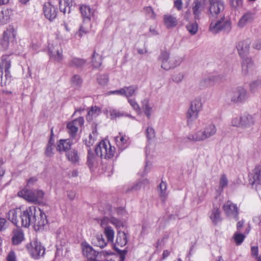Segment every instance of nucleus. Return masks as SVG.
<instances>
[{"label":"nucleus","instance_id":"obj_1","mask_svg":"<svg viewBox=\"0 0 261 261\" xmlns=\"http://www.w3.org/2000/svg\"><path fill=\"white\" fill-rule=\"evenodd\" d=\"M216 132V126L214 124L210 123L194 133L188 134L184 139L187 138L189 141L194 142L203 141L215 136Z\"/></svg>","mask_w":261,"mask_h":261},{"label":"nucleus","instance_id":"obj_2","mask_svg":"<svg viewBox=\"0 0 261 261\" xmlns=\"http://www.w3.org/2000/svg\"><path fill=\"white\" fill-rule=\"evenodd\" d=\"M11 59L10 55H3L0 62V85H9L12 80L10 68Z\"/></svg>","mask_w":261,"mask_h":261},{"label":"nucleus","instance_id":"obj_3","mask_svg":"<svg viewBox=\"0 0 261 261\" xmlns=\"http://www.w3.org/2000/svg\"><path fill=\"white\" fill-rule=\"evenodd\" d=\"M40 213V208L36 206H31L21 212L19 215L21 226L28 228L35 222V217Z\"/></svg>","mask_w":261,"mask_h":261},{"label":"nucleus","instance_id":"obj_4","mask_svg":"<svg viewBox=\"0 0 261 261\" xmlns=\"http://www.w3.org/2000/svg\"><path fill=\"white\" fill-rule=\"evenodd\" d=\"M81 14L83 20V23L80 29V35H83L88 32L91 28V19L94 16V10L91 9L89 6L83 5L80 8Z\"/></svg>","mask_w":261,"mask_h":261},{"label":"nucleus","instance_id":"obj_5","mask_svg":"<svg viewBox=\"0 0 261 261\" xmlns=\"http://www.w3.org/2000/svg\"><path fill=\"white\" fill-rule=\"evenodd\" d=\"M209 31L213 34H217L221 31L228 33L231 29V23L229 20H225V17H218L210 19Z\"/></svg>","mask_w":261,"mask_h":261},{"label":"nucleus","instance_id":"obj_6","mask_svg":"<svg viewBox=\"0 0 261 261\" xmlns=\"http://www.w3.org/2000/svg\"><path fill=\"white\" fill-rule=\"evenodd\" d=\"M208 17L210 19H216L218 17H225L224 13V2L221 0H209Z\"/></svg>","mask_w":261,"mask_h":261},{"label":"nucleus","instance_id":"obj_7","mask_svg":"<svg viewBox=\"0 0 261 261\" xmlns=\"http://www.w3.org/2000/svg\"><path fill=\"white\" fill-rule=\"evenodd\" d=\"M115 148L109 142L101 141L95 149L96 155L101 158L110 159L114 156Z\"/></svg>","mask_w":261,"mask_h":261},{"label":"nucleus","instance_id":"obj_8","mask_svg":"<svg viewBox=\"0 0 261 261\" xmlns=\"http://www.w3.org/2000/svg\"><path fill=\"white\" fill-rule=\"evenodd\" d=\"M231 102L241 104L244 103L249 98L247 90L243 86H238L232 89L230 93Z\"/></svg>","mask_w":261,"mask_h":261},{"label":"nucleus","instance_id":"obj_9","mask_svg":"<svg viewBox=\"0 0 261 261\" xmlns=\"http://www.w3.org/2000/svg\"><path fill=\"white\" fill-rule=\"evenodd\" d=\"M255 64L251 57L243 58L241 61V73L243 76H250L255 73Z\"/></svg>","mask_w":261,"mask_h":261},{"label":"nucleus","instance_id":"obj_10","mask_svg":"<svg viewBox=\"0 0 261 261\" xmlns=\"http://www.w3.org/2000/svg\"><path fill=\"white\" fill-rule=\"evenodd\" d=\"M16 32L14 29L11 26H9L4 31L3 38L0 39V49L5 50L8 49L9 43L14 40Z\"/></svg>","mask_w":261,"mask_h":261},{"label":"nucleus","instance_id":"obj_11","mask_svg":"<svg viewBox=\"0 0 261 261\" xmlns=\"http://www.w3.org/2000/svg\"><path fill=\"white\" fill-rule=\"evenodd\" d=\"M18 195L29 201L36 202L43 198L44 192L41 190H37L34 192L22 190L18 193Z\"/></svg>","mask_w":261,"mask_h":261},{"label":"nucleus","instance_id":"obj_12","mask_svg":"<svg viewBox=\"0 0 261 261\" xmlns=\"http://www.w3.org/2000/svg\"><path fill=\"white\" fill-rule=\"evenodd\" d=\"M251 43V40L250 38H246L237 43L236 48L239 56L242 59L249 57Z\"/></svg>","mask_w":261,"mask_h":261},{"label":"nucleus","instance_id":"obj_13","mask_svg":"<svg viewBox=\"0 0 261 261\" xmlns=\"http://www.w3.org/2000/svg\"><path fill=\"white\" fill-rule=\"evenodd\" d=\"M31 247L29 248V252L33 258L39 259L44 255L45 248L40 242L33 241L31 243Z\"/></svg>","mask_w":261,"mask_h":261},{"label":"nucleus","instance_id":"obj_14","mask_svg":"<svg viewBox=\"0 0 261 261\" xmlns=\"http://www.w3.org/2000/svg\"><path fill=\"white\" fill-rule=\"evenodd\" d=\"M255 18V11L248 10L242 15L238 22L237 25L240 28H243L246 25L252 23Z\"/></svg>","mask_w":261,"mask_h":261},{"label":"nucleus","instance_id":"obj_15","mask_svg":"<svg viewBox=\"0 0 261 261\" xmlns=\"http://www.w3.org/2000/svg\"><path fill=\"white\" fill-rule=\"evenodd\" d=\"M223 210L228 217H233L237 220L239 218V209L236 204L228 200L223 205Z\"/></svg>","mask_w":261,"mask_h":261},{"label":"nucleus","instance_id":"obj_16","mask_svg":"<svg viewBox=\"0 0 261 261\" xmlns=\"http://www.w3.org/2000/svg\"><path fill=\"white\" fill-rule=\"evenodd\" d=\"M81 246L84 255L86 256L90 261H95L98 252L86 242H82Z\"/></svg>","mask_w":261,"mask_h":261},{"label":"nucleus","instance_id":"obj_17","mask_svg":"<svg viewBox=\"0 0 261 261\" xmlns=\"http://www.w3.org/2000/svg\"><path fill=\"white\" fill-rule=\"evenodd\" d=\"M159 60L161 61V67L166 70L174 68L172 58L170 57V54L167 51L161 53Z\"/></svg>","mask_w":261,"mask_h":261},{"label":"nucleus","instance_id":"obj_18","mask_svg":"<svg viewBox=\"0 0 261 261\" xmlns=\"http://www.w3.org/2000/svg\"><path fill=\"white\" fill-rule=\"evenodd\" d=\"M57 8L50 2L45 3L43 5V13L45 17L50 21L54 20L57 15Z\"/></svg>","mask_w":261,"mask_h":261},{"label":"nucleus","instance_id":"obj_19","mask_svg":"<svg viewBox=\"0 0 261 261\" xmlns=\"http://www.w3.org/2000/svg\"><path fill=\"white\" fill-rule=\"evenodd\" d=\"M35 222H33L32 225L35 230H41L44 229V226L47 224L48 221L45 213L40 209V213L35 217Z\"/></svg>","mask_w":261,"mask_h":261},{"label":"nucleus","instance_id":"obj_20","mask_svg":"<svg viewBox=\"0 0 261 261\" xmlns=\"http://www.w3.org/2000/svg\"><path fill=\"white\" fill-rule=\"evenodd\" d=\"M84 120L82 117H80L73 121L69 122L67 125L68 133L72 137H74L78 130V126L84 124Z\"/></svg>","mask_w":261,"mask_h":261},{"label":"nucleus","instance_id":"obj_21","mask_svg":"<svg viewBox=\"0 0 261 261\" xmlns=\"http://www.w3.org/2000/svg\"><path fill=\"white\" fill-rule=\"evenodd\" d=\"M48 51L51 59L58 62H60L62 60L63 51L60 46L58 45L49 46Z\"/></svg>","mask_w":261,"mask_h":261},{"label":"nucleus","instance_id":"obj_22","mask_svg":"<svg viewBox=\"0 0 261 261\" xmlns=\"http://www.w3.org/2000/svg\"><path fill=\"white\" fill-rule=\"evenodd\" d=\"M250 177V181L252 185H261V165H258L253 170Z\"/></svg>","mask_w":261,"mask_h":261},{"label":"nucleus","instance_id":"obj_23","mask_svg":"<svg viewBox=\"0 0 261 261\" xmlns=\"http://www.w3.org/2000/svg\"><path fill=\"white\" fill-rule=\"evenodd\" d=\"M204 9V2L201 0H196L194 2L192 11L194 15L195 20L200 19V16Z\"/></svg>","mask_w":261,"mask_h":261},{"label":"nucleus","instance_id":"obj_24","mask_svg":"<svg viewBox=\"0 0 261 261\" xmlns=\"http://www.w3.org/2000/svg\"><path fill=\"white\" fill-rule=\"evenodd\" d=\"M76 4V0H64L63 2L59 1V8L60 11L65 14L66 12L69 13L72 6H75Z\"/></svg>","mask_w":261,"mask_h":261},{"label":"nucleus","instance_id":"obj_25","mask_svg":"<svg viewBox=\"0 0 261 261\" xmlns=\"http://www.w3.org/2000/svg\"><path fill=\"white\" fill-rule=\"evenodd\" d=\"M241 127L244 128L249 127L254 123V118L251 115L245 113L241 116Z\"/></svg>","mask_w":261,"mask_h":261},{"label":"nucleus","instance_id":"obj_26","mask_svg":"<svg viewBox=\"0 0 261 261\" xmlns=\"http://www.w3.org/2000/svg\"><path fill=\"white\" fill-rule=\"evenodd\" d=\"M164 24L167 29L175 27L178 24L176 17L171 14H165L163 17Z\"/></svg>","mask_w":261,"mask_h":261},{"label":"nucleus","instance_id":"obj_27","mask_svg":"<svg viewBox=\"0 0 261 261\" xmlns=\"http://www.w3.org/2000/svg\"><path fill=\"white\" fill-rule=\"evenodd\" d=\"M13 237L12 241L13 245L20 244L24 239V236L23 231L20 228H16L13 231Z\"/></svg>","mask_w":261,"mask_h":261},{"label":"nucleus","instance_id":"obj_28","mask_svg":"<svg viewBox=\"0 0 261 261\" xmlns=\"http://www.w3.org/2000/svg\"><path fill=\"white\" fill-rule=\"evenodd\" d=\"M12 10L4 8L0 11V25H4L9 22Z\"/></svg>","mask_w":261,"mask_h":261},{"label":"nucleus","instance_id":"obj_29","mask_svg":"<svg viewBox=\"0 0 261 261\" xmlns=\"http://www.w3.org/2000/svg\"><path fill=\"white\" fill-rule=\"evenodd\" d=\"M72 144V140L70 139H61L59 141L58 144L57 149L59 151H63L67 152V151L70 150L69 149H70Z\"/></svg>","mask_w":261,"mask_h":261},{"label":"nucleus","instance_id":"obj_30","mask_svg":"<svg viewBox=\"0 0 261 261\" xmlns=\"http://www.w3.org/2000/svg\"><path fill=\"white\" fill-rule=\"evenodd\" d=\"M106 211L109 215H117L118 216H121L124 215L125 213V211L123 207H113L110 204H108L106 206Z\"/></svg>","mask_w":261,"mask_h":261},{"label":"nucleus","instance_id":"obj_31","mask_svg":"<svg viewBox=\"0 0 261 261\" xmlns=\"http://www.w3.org/2000/svg\"><path fill=\"white\" fill-rule=\"evenodd\" d=\"M119 136H117L115 138L117 146L119 149L122 151L125 149L129 145L128 142V138L125 136H121L120 133Z\"/></svg>","mask_w":261,"mask_h":261},{"label":"nucleus","instance_id":"obj_32","mask_svg":"<svg viewBox=\"0 0 261 261\" xmlns=\"http://www.w3.org/2000/svg\"><path fill=\"white\" fill-rule=\"evenodd\" d=\"M87 165L90 170H93L97 165L96 156L93 151L90 149L88 151Z\"/></svg>","mask_w":261,"mask_h":261},{"label":"nucleus","instance_id":"obj_33","mask_svg":"<svg viewBox=\"0 0 261 261\" xmlns=\"http://www.w3.org/2000/svg\"><path fill=\"white\" fill-rule=\"evenodd\" d=\"M198 112L194 111L192 109H188L186 114V118L187 121V125L189 127H191L193 124V122L198 118Z\"/></svg>","mask_w":261,"mask_h":261},{"label":"nucleus","instance_id":"obj_34","mask_svg":"<svg viewBox=\"0 0 261 261\" xmlns=\"http://www.w3.org/2000/svg\"><path fill=\"white\" fill-rule=\"evenodd\" d=\"M92 243L93 245L100 248H104L107 245V243L101 234L94 236L92 239Z\"/></svg>","mask_w":261,"mask_h":261},{"label":"nucleus","instance_id":"obj_35","mask_svg":"<svg viewBox=\"0 0 261 261\" xmlns=\"http://www.w3.org/2000/svg\"><path fill=\"white\" fill-rule=\"evenodd\" d=\"M228 185V179L225 174H222L221 175L219 181V187L217 190V192L220 194L226 188Z\"/></svg>","mask_w":261,"mask_h":261},{"label":"nucleus","instance_id":"obj_36","mask_svg":"<svg viewBox=\"0 0 261 261\" xmlns=\"http://www.w3.org/2000/svg\"><path fill=\"white\" fill-rule=\"evenodd\" d=\"M142 108L144 112L148 119H150L151 115L152 109L153 106L149 102V99L147 98H144L142 101Z\"/></svg>","mask_w":261,"mask_h":261},{"label":"nucleus","instance_id":"obj_37","mask_svg":"<svg viewBox=\"0 0 261 261\" xmlns=\"http://www.w3.org/2000/svg\"><path fill=\"white\" fill-rule=\"evenodd\" d=\"M210 218L214 225H217L221 221L220 211L217 207H214L210 215Z\"/></svg>","mask_w":261,"mask_h":261},{"label":"nucleus","instance_id":"obj_38","mask_svg":"<svg viewBox=\"0 0 261 261\" xmlns=\"http://www.w3.org/2000/svg\"><path fill=\"white\" fill-rule=\"evenodd\" d=\"M123 89H124L125 93V94H124V96L129 98L136 95L138 90V86L136 85H132L129 86L123 87Z\"/></svg>","mask_w":261,"mask_h":261},{"label":"nucleus","instance_id":"obj_39","mask_svg":"<svg viewBox=\"0 0 261 261\" xmlns=\"http://www.w3.org/2000/svg\"><path fill=\"white\" fill-rule=\"evenodd\" d=\"M116 242L120 247L124 246L127 242V233L124 231L118 230L116 238Z\"/></svg>","mask_w":261,"mask_h":261},{"label":"nucleus","instance_id":"obj_40","mask_svg":"<svg viewBox=\"0 0 261 261\" xmlns=\"http://www.w3.org/2000/svg\"><path fill=\"white\" fill-rule=\"evenodd\" d=\"M66 156L67 159L73 164H76L79 162V156L77 151L75 149H71L67 151Z\"/></svg>","mask_w":261,"mask_h":261},{"label":"nucleus","instance_id":"obj_41","mask_svg":"<svg viewBox=\"0 0 261 261\" xmlns=\"http://www.w3.org/2000/svg\"><path fill=\"white\" fill-rule=\"evenodd\" d=\"M18 212L17 209L11 210L9 211L7 216L8 219L16 226L19 224V220L17 218Z\"/></svg>","mask_w":261,"mask_h":261},{"label":"nucleus","instance_id":"obj_42","mask_svg":"<svg viewBox=\"0 0 261 261\" xmlns=\"http://www.w3.org/2000/svg\"><path fill=\"white\" fill-rule=\"evenodd\" d=\"M86 63V61L83 59L78 58H73L69 62V65L70 67H75L77 68L83 67Z\"/></svg>","mask_w":261,"mask_h":261},{"label":"nucleus","instance_id":"obj_43","mask_svg":"<svg viewBox=\"0 0 261 261\" xmlns=\"http://www.w3.org/2000/svg\"><path fill=\"white\" fill-rule=\"evenodd\" d=\"M201 107L202 103L201 99L200 98L197 97L191 101L189 109H192L193 110L199 113Z\"/></svg>","mask_w":261,"mask_h":261},{"label":"nucleus","instance_id":"obj_44","mask_svg":"<svg viewBox=\"0 0 261 261\" xmlns=\"http://www.w3.org/2000/svg\"><path fill=\"white\" fill-rule=\"evenodd\" d=\"M198 23L196 20L195 21L190 22L186 25L187 30L192 35H194L196 34L198 31Z\"/></svg>","mask_w":261,"mask_h":261},{"label":"nucleus","instance_id":"obj_45","mask_svg":"<svg viewBox=\"0 0 261 261\" xmlns=\"http://www.w3.org/2000/svg\"><path fill=\"white\" fill-rule=\"evenodd\" d=\"M92 63L94 68L99 67L102 63L101 57L95 51L93 53L92 55Z\"/></svg>","mask_w":261,"mask_h":261},{"label":"nucleus","instance_id":"obj_46","mask_svg":"<svg viewBox=\"0 0 261 261\" xmlns=\"http://www.w3.org/2000/svg\"><path fill=\"white\" fill-rule=\"evenodd\" d=\"M109 113L110 114L111 119H116L117 118L124 117L125 115L124 112L113 108H110Z\"/></svg>","mask_w":261,"mask_h":261},{"label":"nucleus","instance_id":"obj_47","mask_svg":"<svg viewBox=\"0 0 261 261\" xmlns=\"http://www.w3.org/2000/svg\"><path fill=\"white\" fill-rule=\"evenodd\" d=\"M233 238L236 244L237 245H240L244 241L245 238V235L240 233V232L236 231L233 235Z\"/></svg>","mask_w":261,"mask_h":261},{"label":"nucleus","instance_id":"obj_48","mask_svg":"<svg viewBox=\"0 0 261 261\" xmlns=\"http://www.w3.org/2000/svg\"><path fill=\"white\" fill-rule=\"evenodd\" d=\"M160 189V197L163 201H164L166 199L167 196L166 193V189H167V184L163 181L160 183L159 185Z\"/></svg>","mask_w":261,"mask_h":261},{"label":"nucleus","instance_id":"obj_49","mask_svg":"<svg viewBox=\"0 0 261 261\" xmlns=\"http://www.w3.org/2000/svg\"><path fill=\"white\" fill-rule=\"evenodd\" d=\"M104 233L106 235L108 241H113L114 237V231L111 227H106L105 229Z\"/></svg>","mask_w":261,"mask_h":261},{"label":"nucleus","instance_id":"obj_50","mask_svg":"<svg viewBox=\"0 0 261 261\" xmlns=\"http://www.w3.org/2000/svg\"><path fill=\"white\" fill-rule=\"evenodd\" d=\"M250 90L251 92H254L259 88H261V79H257L252 81L249 85Z\"/></svg>","mask_w":261,"mask_h":261},{"label":"nucleus","instance_id":"obj_51","mask_svg":"<svg viewBox=\"0 0 261 261\" xmlns=\"http://www.w3.org/2000/svg\"><path fill=\"white\" fill-rule=\"evenodd\" d=\"M207 78L208 79L211 86L214 85L215 83L221 81L222 79V77L220 75L218 74H211L209 75Z\"/></svg>","mask_w":261,"mask_h":261},{"label":"nucleus","instance_id":"obj_52","mask_svg":"<svg viewBox=\"0 0 261 261\" xmlns=\"http://www.w3.org/2000/svg\"><path fill=\"white\" fill-rule=\"evenodd\" d=\"M72 85L77 88L80 87L82 83L83 80L79 75H74L71 79Z\"/></svg>","mask_w":261,"mask_h":261},{"label":"nucleus","instance_id":"obj_53","mask_svg":"<svg viewBox=\"0 0 261 261\" xmlns=\"http://www.w3.org/2000/svg\"><path fill=\"white\" fill-rule=\"evenodd\" d=\"M127 101L132 107V109L136 112H140L141 111L140 107L135 98H127Z\"/></svg>","mask_w":261,"mask_h":261},{"label":"nucleus","instance_id":"obj_54","mask_svg":"<svg viewBox=\"0 0 261 261\" xmlns=\"http://www.w3.org/2000/svg\"><path fill=\"white\" fill-rule=\"evenodd\" d=\"M244 0H230V6L235 10L241 8L243 6Z\"/></svg>","mask_w":261,"mask_h":261},{"label":"nucleus","instance_id":"obj_55","mask_svg":"<svg viewBox=\"0 0 261 261\" xmlns=\"http://www.w3.org/2000/svg\"><path fill=\"white\" fill-rule=\"evenodd\" d=\"M97 81L99 85L105 86L108 81V76L107 74L99 75L97 76Z\"/></svg>","mask_w":261,"mask_h":261},{"label":"nucleus","instance_id":"obj_56","mask_svg":"<svg viewBox=\"0 0 261 261\" xmlns=\"http://www.w3.org/2000/svg\"><path fill=\"white\" fill-rule=\"evenodd\" d=\"M146 136L148 140L153 138L155 136V132L154 129L151 127H148L146 130Z\"/></svg>","mask_w":261,"mask_h":261},{"label":"nucleus","instance_id":"obj_57","mask_svg":"<svg viewBox=\"0 0 261 261\" xmlns=\"http://www.w3.org/2000/svg\"><path fill=\"white\" fill-rule=\"evenodd\" d=\"M100 110L97 107H92L88 111V114L92 117H96L100 113Z\"/></svg>","mask_w":261,"mask_h":261},{"label":"nucleus","instance_id":"obj_58","mask_svg":"<svg viewBox=\"0 0 261 261\" xmlns=\"http://www.w3.org/2000/svg\"><path fill=\"white\" fill-rule=\"evenodd\" d=\"M143 182L142 181H139L135 184L134 185L131 187V188H129L127 192L128 191H132V192H135L141 189V188L142 186Z\"/></svg>","mask_w":261,"mask_h":261},{"label":"nucleus","instance_id":"obj_59","mask_svg":"<svg viewBox=\"0 0 261 261\" xmlns=\"http://www.w3.org/2000/svg\"><path fill=\"white\" fill-rule=\"evenodd\" d=\"M184 77V74L182 73H178L173 75L172 80L175 83L180 82Z\"/></svg>","mask_w":261,"mask_h":261},{"label":"nucleus","instance_id":"obj_60","mask_svg":"<svg viewBox=\"0 0 261 261\" xmlns=\"http://www.w3.org/2000/svg\"><path fill=\"white\" fill-rule=\"evenodd\" d=\"M53 144L49 142L47 144V146L45 150V155L47 156H51L53 154Z\"/></svg>","mask_w":261,"mask_h":261},{"label":"nucleus","instance_id":"obj_61","mask_svg":"<svg viewBox=\"0 0 261 261\" xmlns=\"http://www.w3.org/2000/svg\"><path fill=\"white\" fill-rule=\"evenodd\" d=\"M7 261H17L16 255L15 252L11 250L7 256Z\"/></svg>","mask_w":261,"mask_h":261},{"label":"nucleus","instance_id":"obj_62","mask_svg":"<svg viewBox=\"0 0 261 261\" xmlns=\"http://www.w3.org/2000/svg\"><path fill=\"white\" fill-rule=\"evenodd\" d=\"M145 11L150 18H154L155 14L152 8L151 7H147L144 8Z\"/></svg>","mask_w":261,"mask_h":261},{"label":"nucleus","instance_id":"obj_63","mask_svg":"<svg viewBox=\"0 0 261 261\" xmlns=\"http://www.w3.org/2000/svg\"><path fill=\"white\" fill-rule=\"evenodd\" d=\"M117 252L119 254V261H124L125 258V255L127 252L126 250H120V249H117L116 250Z\"/></svg>","mask_w":261,"mask_h":261},{"label":"nucleus","instance_id":"obj_64","mask_svg":"<svg viewBox=\"0 0 261 261\" xmlns=\"http://www.w3.org/2000/svg\"><path fill=\"white\" fill-rule=\"evenodd\" d=\"M252 47L257 50L261 49V38L257 39L253 42Z\"/></svg>","mask_w":261,"mask_h":261}]
</instances>
